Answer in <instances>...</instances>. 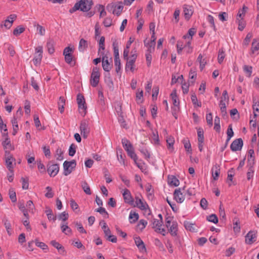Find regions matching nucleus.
Returning a JSON list of instances; mask_svg holds the SVG:
<instances>
[{
    "mask_svg": "<svg viewBox=\"0 0 259 259\" xmlns=\"http://www.w3.org/2000/svg\"><path fill=\"white\" fill-rule=\"evenodd\" d=\"M198 141H204V132L202 128H197Z\"/></svg>",
    "mask_w": 259,
    "mask_h": 259,
    "instance_id": "50",
    "label": "nucleus"
},
{
    "mask_svg": "<svg viewBox=\"0 0 259 259\" xmlns=\"http://www.w3.org/2000/svg\"><path fill=\"white\" fill-rule=\"evenodd\" d=\"M256 232L249 231L245 236V242L248 244H251L256 241Z\"/></svg>",
    "mask_w": 259,
    "mask_h": 259,
    "instance_id": "10",
    "label": "nucleus"
},
{
    "mask_svg": "<svg viewBox=\"0 0 259 259\" xmlns=\"http://www.w3.org/2000/svg\"><path fill=\"white\" fill-rule=\"evenodd\" d=\"M183 8L185 18L186 20H188L193 13L192 7L190 6L185 5Z\"/></svg>",
    "mask_w": 259,
    "mask_h": 259,
    "instance_id": "16",
    "label": "nucleus"
},
{
    "mask_svg": "<svg viewBox=\"0 0 259 259\" xmlns=\"http://www.w3.org/2000/svg\"><path fill=\"white\" fill-rule=\"evenodd\" d=\"M76 146L74 144H72L69 147V155L70 156H73L74 155L75 152H76Z\"/></svg>",
    "mask_w": 259,
    "mask_h": 259,
    "instance_id": "56",
    "label": "nucleus"
},
{
    "mask_svg": "<svg viewBox=\"0 0 259 259\" xmlns=\"http://www.w3.org/2000/svg\"><path fill=\"white\" fill-rule=\"evenodd\" d=\"M46 190L48 191V192L45 194V196L49 198H52L54 196V193L52 192V188L48 186L46 187Z\"/></svg>",
    "mask_w": 259,
    "mask_h": 259,
    "instance_id": "58",
    "label": "nucleus"
},
{
    "mask_svg": "<svg viewBox=\"0 0 259 259\" xmlns=\"http://www.w3.org/2000/svg\"><path fill=\"white\" fill-rule=\"evenodd\" d=\"M248 9V8L246 7L245 5L243 6V8L242 9H240L239 10V12L237 14V18H241L242 15H244L247 10Z\"/></svg>",
    "mask_w": 259,
    "mask_h": 259,
    "instance_id": "60",
    "label": "nucleus"
},
{
    "mask_svg": "<svg viewBox=\"0 0 259 259\" xmlns=\"http://www.w3.org/2000/svg\"><path fill=\"white\" fill-rule=\"evenodd\" d=\"M243 71L247 74L248 77H250L252 71V67L245 65L243 67Z\"/></svg>",
    "mask_w": 259,
    "mask_h": 259,
    "instance_id": "45",
    "label": "nucleus"
},
{
    "mask_svg": "<svg viewBox=\"0 0 259 259\" xmlns=\"http://www.w3.org/2000/svg\"><path fill=\"white\" fill-rule=\"evenodd\" d=\"M227 139L230 140L231 138L234 136V132L233 131L232 124H230L228 126L227 132Z\"/></svg>",
    "mask_w": 259,
    "mask_h": 259,
    "instance_id": "53",
    "label": "nucleus"
},
{
    "mask_svg": "<svg viewBox=\"0 0 259 259\" xmlns=\"http://www.w3.org/2000/svg\"><path fill=\"white\" fill-rule=\"evenodd\" d=\"M183 143L184 144V147L186 149V150H187V151L189 153H191L192 149H191V144H190L189 141H188V140L187 141V140H184Z\"/></svg>",
    "mask_w": 259,
    "mask_h": 259,
    "instance_id": "55",
    "label": "nucleus"
},
{
    "mask_svg": "<svg viewBox=\"0 0 259 259\" xmlns=\"http://www.w3.org/2000/svg\"><path fill=\"white\" fill-rule=\"evenodd\" d=\"M9 18H12V20L7 19L5 21L4 26L7 29H9L11 28L14 20L16 18V16L15 15H11L9 16Z\"/></svg>",
    "mask_w": 259,
    "mask_h": 259,
    "instance_id": "29",
    "label": "nucleus"
},
{
    "mask_svg": "<svg viewBox=\"0 0 259 259\" xmlns=\"http://www.w3.org/2000/svg\"><path fill=\"white\" fill-rule=\"evenodd\" d=\"M170 97L172 100L173 105L175 106H179L180 104V101L177 95V90H174L170 94Z\"/></svg>",
    "mask_w": 259,
    "mask_h": 259,
    "instance_id": "21",
    "label": "nucleus"
},
{
    "mask_svg": "<svg viewBox=\"0 0 259 259\" xmlns=\"http://www.w3.org/2000/svg\"><path fill=\"white\" fill-rule=\"evenodd\" d=\"M72 52L73 49L69 47H67L64 49L63 51V55L65 56V62L71 66H74L75 65V63H74L73 65H71L73 58L71 52Z\"/></svg>",
    "mask_w": 259,
    "mask_h": 259,
    "instance_id": "6",
    "label": "nucleus"
},
{
    "mask_svg": "<svg viewBox=\"0 0 259 259\" xmlns=\"http://www.w3.org/2000/svg\"><path fill=\"white\" fill-rule=\"evenodd\" d=\"M234 224V230L236 233H239L240 231V221L238 218H235L233 221Z\"/></svg>",
    "mask_w": 259,
    "mask_h": 259,
    "instance_id": "33",
    "label": "nucleus"
},
{
    "mask_svg": "<svg viewBox=\"0 0 259 259\" xmlns=\"http://www.w3.org/2000/svg\"><path fill=\"white\" fill-rule=\"evenodd\" d=\"M214 129L215 131L220 133L221 131V126H220V118L217 116L214 118Z\"/></svg>",
    "mask_w": 259,
    "mask_h": 259,
    "instance_id": "35",
    "label": "nucleus"
},
{
    "mask_svg": "<svg viewBox=\"0 0 259 259\" xmlns=\"http://www.w3.org/2000/svg\"><path fill=\"white\" fill-rule=\"evenodd\" d=\"M201 207L204 210L206 209L208 206V202L205 198H202L200 202Z\"/></svg>",
    "mask_w": 259,
    "mask_h": 259,
    "instance_id": "61",
    "label": "nucleus"
},
{
    "mask_svg": "<svg viewBox=\"0 0 259 259\" xmlns=\"http://www.w3.org/2000/svg\"><path fill=\"white\" fill-rule=\"evenodd\" d=\"M105 81L108 86V87L111 89V90H113V82L112 79L110 76V74L109 73H108L105 77Z\"/></svg>",
    "mask_w": 259,
    "mask_h": 259,
    "instance_id": "28",
    "label": "nucleus"
},
{
    "mask_svg": "<svg viewBox=\"0 0 259 259\" xmlns=\"http://www.w3.org/2000/svg\"><path fill=\"white\" fill-rule=\"evenodd\" d=\"M185 228L191 232H195L196 229L194 227V224L188 221L184 222Z\"/></svg>",
    "mask_w": 259,
    "mask_h": 259,
    "instance_id": "34",
    "label": "nucleus"
},
{
    "mask_svg": "<svg viewBox=\"0 0 259 259\" xmlns=\"http://www.w3.org/2000/svg\"><path fill=\"white\" fill-rule=\"evenodd\" d=\"M254 170L253 166L251 165L249 166L248 171L247 172V178L248 180H250L252 177L253 175Z\"/></svg>",
    "mask_w": 259,
    "mask_h": 259,
    "instance_id": "59",
    "label": "nucleus"
},
{
    "mask_svg": "<svg viewBox=\"0 0 259 259\" xmlns=\"http://www.w3.org/2000/svg\"><path fill=\"white\" fill-rule=\"evenodd\" d=\"M202 58V55L201 54H199L197 58V61H199L200 63V68L201 70L203 69L205 64H206V61L205 59H203Z\"/></svg>",
    "mask_w": 259,
    "mask_h": 259,
    "instance_id": "40",
    "label": "nucleus"
},
{
    "mask_svg": "<svg viewBox=\"0 0 259 259\" xmlns=\"http://www.w3.org/2000/svg\"><path fill=\"white\" fill-rule=\"evenodd\" d=\"M225 52H224L223 49L220 50L219 52L218 57V62L220 64H221L223 62V61L225 58Z\"/></svg>",
    "mask_w": 259,
    "mask_h": 259,
    "instance_id": "52",
    "label": "nucleus"
},
{
    "mask_svg": "<svg viewBox=\"0 0 259 259\" xmlns=\"http://www.w3.org/2000/svg\"><path fill=\"white\" fill-rule=\"evenodd\" d=\"M259 49V39H254L252 42L251 52L254 53Z\"/></svg>",
    "mask_w": 259,
    "mask_h": 259,
    "instance_id": "37",
    "label": "nucleus"
},
{
    "mask_svg": "<svg viewBox=\"0 0 259 259\" xmlns=\"http://www.w3.org/2000/svg\"><path fill=\"white\" fill-rule=\"evenodd\" d=\"M237 18L238 21V29L240 31H242L246 26V22L243 20V18Z\"/></svg>",
    "mask_w": 259,
    "mask_h": 259,
    "instance_id": "42",
    "label": "nucleus"
},
{
    "mask_svg": "<svg viewBox=\"0 0 259 259\" xmlns=\"http://www.w3.org/2000/svg\"><path fill=\"white\" fill-rule=\"evenodd\" d=\"M123 197L125 203H128L131 205H134V199L131 195L130 191L128 189H125L124 190Z\"/></svg>",
    "mask_w": 259,
    "mask_h": 259,
    "instance_id": "11",
    "label": "nucleus"
},
{
    "mask_svg": "<svg viewBox=\"0 0 259 259\" xmlns=\"http://www.w3.org/2000/svg\"><path fill=\"white\" fill-rule=\"evenodd\" d=\"M77 102L78 106L79 113L83 116H84L87 113V107L85 105V101L84 97L78 94L77 96Z\"/></svg>",
    "mask_w": 259,
    "mask_h": 259,
    "instance_id": "2",
    "label": "nucleus"
},
{
    "mask_svg": "<svg viewBox=\"0 0 259 259\" xmlns=\"http://www.w3.org/2000/svg\"><path fill=\"white\" fill-rule=\"evenodd\" d=\"M126 61L125 69H129L132 72H134L135 70L134 66H135V62L133 60H128Z\"/></svg>",
    "mask_w": 259,
    "mask_h": 259,
    "instance_id": "39",
    "label": "nucleus"
},
{
    "mask_svg": "<svg viewBox=\"0 0 259 259\" xmlns=\"http://www.w3.org/2000/svg\"><path fill=\"white\" fill-rule=\"evenodd\" d=\"M42 46H38L35 48V53L34 57L35 58L38 59L39 60L42 59Z\"/></svg>",
    "mask_w": 259,
    "mask_h": 259,
    "instance_id": "27",
    "label": "nucleus"
},
{
    "mask_svg": "<svg viewBox=\"0 0 259 259\" xmlns=\"http://www.w3.org/2000/svg\"><path fill=\"white\" fill-rule=\"evenodd\" d=\"M162 221H159L157 219H154L153 221L152 225L153 228L155 229V231L157 232L161 233L162 235H165V230L164 228H161L162 226Z\"/></svg>",
    "mask_w": 259,
    "mask_h": 259,
    "instance_id": "9",
    "label": "nucleus"
},
{
    "mask_svg": "<svg viewBox=\"0 0 259 259\" xmlns=\"http://www.w3.org/2000/svg\"><path fill=\"white\" fill-rule=\"evenodd\" d=\"M80 130L81 134L83 135V137L86 138L90 133L88 124L85 121H82L80 125Z\"/></svg>",
    "mask_w": 259,
    "mask_h": 259,
    "instance_id": "12",
    "label": "nucleus"
},
{
    "mask_svg": "<svg viewBox=\"0 0 259 259\" xmlns=\"http://www.w3.org/2000/svg\"><path fill=\"white\" fill-rule=\"evenodd\" d=\"M174 197L176 201L178 203H182L184 200V195L181 191V189H176L174 193Z\"/></svg>",
    "mask_w": 259,
    "mask_h": 259,
    "instance_id": "13",
    "label": "nucleus"
},
{
    "mask_svg": "<svg viewBox=\"0 0 259 259\" xmlns=\"http://www.w3.org/2000/svg\"><path fill=\"white\" fill-rule=\"evenodd\" d=\"M21 180L22 183V189L24 190H27L28 189L29 187V179L27 177L23 178L22 177Z\"/></svg>",
    "mask_w": 259,
    "mask_h": 259,
    "instance_id": "47",
    "label": "nucleus"
},
{
    "mask_svg": "<svg viewBox=\"0 0 259 259\" xmlns=\"http://www.w3.org/2000/svg\"><path fill=\"white\" fill-rule=\"evenodd\" d=\"M48 172L51 177L56 176L59 171V165L58 164H51L49 162L48 164Z\"/></svg>",
    "mask_w": 259,
    "mask_h": 259,
    "instance_id": "7",
    "label": "nucleus"
},
{
    "mask_svg": "<svg viewBox=\"0 0 259 259\" xmlns=\"http://www.w3.org/2000/svg\"><path fill=\"white\" fill-rule=\"evenodd\" d=\"M25 31V28L22 26H19L13 31V34L17 36L23 33Z\"/></svg>",
    "mask_w": 259,
    "mask_h": 259,
    "instance_id": "46",
    "label": "nucleus"
},
{
    "mask_svg": "<svg viewBox=\"0 0 259 259\" xmlns=\"http://www.w3.org/2000/svg\"><path fill=\"white\" fill-rule=\"evenodd\" d=\"M113 50H114V59H119V51H118V47L117 44H116L115 42H113Z\"/></svg>",
    "mask_w": 259,
    "mask_h": 259,
    "instance_id": "54",
    "label": "nucleus"
},
{
    "mask_svg": "<svg viewBox=\"0 0 259 259\" xmlns=\"http://www.w3.org/2000/svg\"><path fill=\"white\" fill-rule=\"evenodd\" d=\"M114 63L115 65L116 66V72L117 73H118L119 71L120 70L121 67H120V60L119 59H114Z\"/></svg>",
    "mask_w": 259,
    "mask_h": 259,
    "instance_id": "63",
    "label": "nucleus"
},
{
    "mask_svg": "<svg viewBox=\"0 0 259 259\" xmlns=\"http://www.w3.org/2000/svg\"><path fill=\"white\" fill-rule=\"evenodd\" d=\"M122 144L124 149L127 152L128 155L130 156L131 158H132L135 161V162H136V161L138 159L137 156L135 154L133 145L130 141L125 138L122 139Z\"/></svg>",
    "mask_w": 259,
    "mask_h": 259,
    "instance_id": "1",
    "label": "nucleus"
},
{
    "mask_svg": "<svg viewBox=\"0 0 259 259\" xmlns=\"http://www.w3.org/2000/svg\"><path fill=\"white\" fill-rule=\"evenodd\" d=\"M88 43L87 40L83 38H81L78 46V50L80 52H83L88 48Z\"/></svg>",
    "mask_w": 259,
    "mask_h": 259,
    "instance_id": "22",
    "label": "nucleus"
},
{
    "mask_svg": "<svg viewBox=\"0 0 259 259\" xmlns=\"http://www.w3.org/2000/svg\"><path fill=\"white\" fill-rule=\"evenodd\" d=\"M9 194L11 201L13 202H15L17 201V197L15 191L13 188H11L9 189Z\"/></svg>",
    "mask_w": 259,
    "mask_h": 259,
    "instance_id": "41",
    "label": "nucleus"
},
{
    "mask_svg": "<svg viewBox=\"0 0 259 259\" xmlns=\"http://www.w3.org/2000/svg\"><path fill=\"white\" fill-rule=\"evenodd\" d=\"M61 229L62 232L65 233L66 235H69L72 234L71 229L66 225H63L61 226Z\"/></svg>",
    "mask_w": 259,
    "mask_h": 259,
    "instance_id": "51",
    "label": "nucleus"
},
{
    "mask_svg": "<svg viewBox=\"0 0 259 259\" xmlns=\"http://www.w3.org/2000/svg\"><path fill=\"white\" fill-rule=\"evenodd\" d=\"M76 161L72 160L70 161H65L63 163L64 172L65 176H68L71 173L73 169L75 168Z\"/></svg>",
    "mask_w": 259,
    "mask_h": 259,
    "instance_id": "4",
    "label": "nucleus"
},
{
    "mask_svg": "<svg viewBox=\"0 0 259 259\" xmlns=\"http://www.w3.org/2000/svg\"><path fill=\"white\" fill-rule=\"evenodd\" d=\"M15 161V159L13 157V156H9V157H6V158L7 167L9 170L11 172H12V169H13V162Z\"/></svg>",
    "mask_w": 259,
    "mask_h": 259,
    "instance_id": "18",
    "label": "nucleus"
},
{
    "mask_svg": "<svg viewBox=\"0 0 259 259\" xmlns=\"http://www.w3.org/2000/svg\"><path fill=\"white\" fill-rule=\"evenodd\" d=\"M134 206H137L141 210H145L146 209V207H148L147 204L146 203H144L142 200L138 197H136L135 204L133 205Z\"/></svg>",
    "mask_w": 259,
    "mask_h": 259,
    "instance_id": "17",
    "label": "nucleus"
},
{
    "mask_svg": "<svg viewBox=\"0 0 259 259\" xmlns=\"http://www.w3.org/2000/svg\"><path fill=\"white\" fill-rule=\"evenodd\" d=\"M102 67L105 71L109 72L111 69V66L109 60H104V58H102Z\"/></svg>",
    "mask_w": 259,
    "mask_h": 259,
    "instance_id": "31",
    "label": "nucleus"
},
{
    "mask_svg": "<svg viewBox=\"0 0 259 259\" xmlns=\"http://www.w3.org/2000/svg\"><path fill=\"white\" fill-rule=\"evenodd\" d=\"M109 8H111V9L114 8L113 13L116 14L117 16H119L120 15L123 10V6H122V3H120V4L118 6H115L113 4H111V5H108L107 6V9H109Z\"/></svg>",
    "mask_w": 259,
    "mask_h": 259,
    "instance_id": "15",
    "label": "nucleus"
},
{
    "mask_svg": "<svg viewBox=\"0 0 259 259\" xmlns=\"http://www.w3.org/2000/svg\"><path fill=\"white\" fill-rule=\"evenodd\" d=\"M134 240L135 244L141 252H146V248L145 244L140 237H135Z\"/></svg>",
    "mask_w": 259,
    "mask_h": 259,
    "instance_id": "14",
    "label": "nucleus"
},
{
    "mask_svg": "<svg viewBox=\"0 0 259 259\" xmlns=\"http://www.w3.org/2000/svg\"><path fill=\"white\" fill-rule=\"evenodd\" d=\"M79 5V10L83 12H88L93 5L92 0H80L76 3Z\"/></svg>",
    "mask_w": 259,
    "mask_h": 259,
    "instance_id": "5",
    "label": "nucleus"
},
{
    "mask_svg": "<svg viewBox=\"0 0 259 259\" xmlns=\"http://www.w3.org/2000/svg\"><path fill=\"white\" fill-rule=\"evenodd\" d=\"M168 183L170 186H178L179 185V180L174 176H169L168 177Z\"/></svg>",
    "mask_w": 259,
    "mask_h": 259,
    "instance_id": "20",
    "label": "nucleus"
},
{
    "mask_svg": "<svg viewBox=\"0 0 259 259\" xmlns=\"http://www.w3.org/2000/svg\"><path fill=\"white\" fill-rule=\"evenodd\" d=\"M3 222L4 223V226L7 230V232L9 235H11V232L10 230H11V225L9 221L6 219L4 218L3 220Z\"/></svg>",
    "mask_w": 259,
    "mask_h": 259,
    "instance_id": "36",
    "label": "nucleus"
},
{
    "mask_svg": "<svg viewBox=\"0 0 259 259\" xmlns=\"http://www.w3.org/2000/svg\"><path fill=\"white\" fill-rule=\"evenodd\" d=\"M193 104L195 105H197L198 107L201 106V103H198L196 95L194 93L191 95V97Z\"/></svg>",
    "mask_w": 259,
    "mask_h": 259,
    "instance_id": "57",
    "label": "nucleus"
},
{
    "mask_svg": "<svg viewBox=\"0 0 259 259\" xmlns=\"http://www.w3.org/2000/svg\"><path fill=\"white\" fill-rule=\"evenodd\" d=\"M63 152L61 148H57L56 151V157L57 160L61 161L63 159Z\"/></svg>",
    "mask_w": 259,
    "mask_h": 259,
    "instance_id": "49",
    "label": "nucleus"
},
{
    "mask_svg": "<svg viewBox=\"0 0 259 259\" xmlns=\"http://www.w3.org/2000/svg\"><path fill=\"white\" fill-rule=\"evenodd\" d=\"M35 245L41 248L44 250H48V246L44 242L38 241V239L35 240Z\"/></svg>",
    "mask_w": 259,
    "mask_h": 259,
    "instance_id": "44",
    "label": "nucleus"
},
{
    "mask_svg": "<svg viewBox=\"0 0 259 259\" xmlns=\"http://www.w3.org/2000/svg\"><path fill=\"white\" fill-rule=\"evenodd\" d=\"M138 219L139 214L138 213H136L135 212H131L129 216V219L130 220L131 223H135L136 222L138 221Z\"/></svg>",
    "mask_w": 259,
    "mask_h": 259,
    "instance_id": "38",
    "label": "nucleus"
},
{
    "mask_svg": "<svg viewBox=\"0 0 259 259\" xmlns=\"http://www.w3.org/2000/svg\"><path fill=\"white\" fill-rule=\"evenodd\" d=\"M206 220L210 222L217 224L218 223V218L214 214H211L207 217Z\"/></svg>",
    "mask_w": 259,
    "mask_h": 259,
    "instance_id": "48",
    "label": "nucleus"
},
{
    "mask_svg": "<svg viewBox=\"0 0 259 259\" xmlns=\"http://www.w3.org/2000/svg\"><path fill=\"white\" fill-rule=\"evenodd\" d=\"M168 231L172 236H176L177 235L178 224L176 222H172V224Z\"/></svg>",
    "mask_w": 259,
    "mask_h": 259,
    "instance_id": "23",
    "label": "nucleus"
},
{
    "mask_svg": "<svg viewBox=\"0 0 259 259\" xmlns=\"http://www.w3.org/2000/svg\"><path fill=\"white\" fill-rule=\"evenodd\" d=\"M65 104V99L63 97L59 98V101L58 102V108L60 110V113H62L64 110V105Z\"/></svg>",
    "mask_w": 259,
    "mask_h": 259,
    "instance_id": "30",
    "label": "nucleus"
},
{
    "mask_svg": "<svg viewBox=\"0 0 259 259\" xmlns=\"http://www.w3.org/2000/svg\"><path fill=\"white\" fill-rule=\"evenodd\" d=\"M254 152L253 149H250L248 154V163L249 166H253L254 164V157L253 156Z\"/></svg>",
    "mask_w": 259,
    "mask_h": 259,
    "instance_id": "25",
    "label": "nucleus"
},
{
    "mask_svg": "<svg viewBox=\"0 0 259 259\" xmlns=\"http://www.w3.org/2000/svg\"><path fill=\"white\" fill-rule=\"evenodd\" d=\"M112 20L109 17L106 18L103 21V24L106 27L111 26L112 25Z\"/></svg>",
    "mask_w": 259,
    "mask_h": 259,
    "instance_id": "62",
    "label": "nucleus"
},
{
    "mask_svg": "<svg viewBox=\"0 0 259 259\" xmlns=\"http://www.w3.org/2000/svg\"><path fill=\"white\" fill-rule=\"evenodd\" d=\"M243 145V142L241 138L235 140L231 144L230 148L233 151L241 150Z\"/></svg>",
    "mask_w": 259,
    "mask_h": 259,
    "instance_id": "8",
    "label": "nucleus"
},
{
    "mask_svg": "<svg viewBox=\"0 0 259 259\" xmlns=\"http://www.w3.org/2000/svg\"><path fill=\"white\" fill-rule=\"evenodd\" d=\"M2 145L3 146L5 149H11L12 145L11 144V141L9 138H5V140L2 142Z\"/></svg>",
    "mask_w": 259,
    "mask_h": 259,
    "instance_id": "43",
    "label": "nucleus"
},
{
    "mask_svg": "<svg viewBox=\"0 0 259 259\" xmlns=\"http://www.w3.org/2000/svg\"><path fill=\"white\" fill-rule=\"evenodd\" d=\"M206 122H207V124L210 126H212L213 123H212V115L211 113H209L206 114Z\"/></svg>",
    "mask_w": 259,
    "mask_h": 259,
    "instance_id": "64",
    "label": "nucleus"
},
{
    "mask_svg": "<svg viewBox=\"0 0 259 259\" xmlns=\"http://www.w3.org/2000/svg\"><path fill=\"white\" fill-rule=\"evenodd\" d=\"M81 187L83 190V191L88 195H91L92 194L90 187L86 181H83L81 183Z\"/></svg>",
    "mask_w": 259,
    "mask_h": 259,
    "instance_id": "32",
    "label": "nucleus"
},
{
    "mask_svg": "<svg viewBox=\"0 0 259 259\" xmlns=\"http://www.w3.org/2000/svg\"><path fill=\"white\" fill-rule=\"evenodd\" d=\"M54 45V40L52 38H49L47 41V47L48 49V52L50 54H53L55 51Z\"/></svg>",
    "mask_w": 259,
    "mask_h": 259,
    "instance_id": "19",
    "label": "nucleus"
},
{
    "mask_svg": "<svg viewBox=\"0 0 259 259\" xmlns=\"http://www.w3.org/2000/svg\"><path fill=\"white\" fill-rule=\"evenodd\" d=\"M45 212L48 217V220L55 221L56 220V216L54 215L52 209L48 206H47Z\"/></svg>",
    "mask_w": 259,
    "mask_h": 259,
    "instance_id": "26",
    "label": "nucleus"
},
{
    "mask_svg": "<svg viewBox=\"0 0 259 259\" xmlns=\"http://www.w3.org/2000/svg\"><path fill=\"white\" fill-rule=\"evenodd\" d=\"M166 143L167 148L171 152L174 150V144L175 143V139L172 136H169L166 138Z\"/></svg>",
    "mask_w": 259,
    "mask_h": 259,
    "instance_id": "24",
    "label": "nucleus"
},
{
    "mask_svg": "<svg viewBox=\"0 0 259 259\" xmlns=\"http://www.w3.org/2000/svg\"><path fill=\"white\" fill-rule=\"evenodd\" d=\"M100 76L99 68L97 67H93L90 79L91 84L93 87H96L98 84Z\"/></svg>",
    "mask_w": 259,
    "mask_h": 259,
    "instance_id": "3",
    "label": "nucleus"
}]
</instances>
